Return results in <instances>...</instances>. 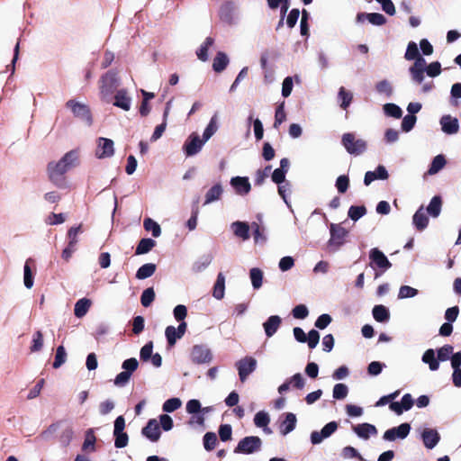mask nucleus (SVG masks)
I'll list each match as a JSON object with an SVG mask.
<instances>
[{
  "label": "nucleus",
  "mask_w": 461,
  "mask_h": 461,
  "mask_svg": "<svg viewBox=\"0 0 461 461\" xmlns=\"http://www.w3.org/2000/svg\"><path fill=\"white\" fill-rule=\"evenodd\" d=\"M225 294V276L221 272L218 274L216 282L212 288V296L217 300H221Z\"/></svg>",
  "instance_id": "obj_28"
},
{
  "label": "nucleus",
  "mask_w": 461,
  "mask_h": 461,
  "mask_svg": "<svg viewBox=\"0 0 461 461\" xmlns=\"http://www.w3.org/2000/svg\"><path fill=\"white\" fill-rule=\"evenodd\" d=\"M372 313L374 319L378 322H386L390 319L388 309L382 304L375 305L373 308Z\"/></svg>",
  "instance_id": "obj_32"
},
{
  "label": "nucleus",
  "mask_w": 461,
  "mask_h": 461,
  "mask_svg": "<svg viewBox=\"0 0 461 461\" xmlns=\"http://www.w3.org/2000/svg\"><path fill=\"white\" fill-rule=\"evenodd\" d=\"M384 112L387 116L399 119L402 115V109L395 104H386L384 105Z\"/></svg>",
  "instance_id": "obj_50"
},
{
  "label": "nucleus",
  "mask_w": 461,
  "mask_h": 461,
  "mask_svg": "<svg viewBox=\"0 0 461 461\" xmlns=\"http://www.w3.org/2000/svg\"><path fill=\"white\" fill-rule=\"evenodd\" d=\"M425 66L426 60L424 59H420L410 68L411 77L418 84H420L424 79Z\"/></svg>",
  "instance_id": "obj_18"
},
{
  "label": "nucleus",
  "mask_w": 461,
  "mask_h": 461,
  "mask_svg": "<svg viewBox=\"0 0 461 461\" xmlns=\"http://www.w3.org/2000/svg\"><path fill=\"white\" fill-rule=\"evenodd\" d=\"M77 153L75 150L67 152L58 162H50L47 166L49 180L59 188L67 186L65 174L76 166Z\"/></svg>",
  "instance_id": "obj_1"
},
{
  "label": "nucleus",
  "mask_w": 461,
  "mask_h": 461,
  "mask_svg": "<svg viewBox=\"0 0 461 461\" xmlns=\"http://www.w3.org/2000/svg\"><path fill=\"white\" fill-rule=\"evenodd\" d=\"M206 142L204 139H200L199 135L193 133L188 139L185 140L184 144V151L187 157L194 156L197 154L203 148V144Z\"/></svg>",
  "instance_id": "obj_7"
},
{
  "label": "nucleus",
  "mask_w": 461,
  "mask_h": 461,
  "mask_svg": "<svg viewBox=\"0 0 461 461\" xmlns=\"http://www.w3.org/2000/svg\"><path fill=\"white\" fill-rule=\"evenodd\" d=\"M228 64V56L224 52L219 51L213 59L212 68L216 73H221L227 68Z\"/></svg>",
  "instance_id": "obj_30"
},
{
  "label": "nucleus",
  "mask_w": 461,
  "mask_h": 461,
  "mask_svg": "<svg viewBox=\"0 0 461 461\" xmlns=\"http://www.w3.org/2000/svg\"><path fill=\"white\" fill-rule=\"evenodd\" d=\"M365 19L368 20V22L374 25H384L386 23V18L378 13H359L357 15V22H364Z\"/></svg>",
  "instance_id": "obj_23"
},
{
  "label": "nucleus",
  "mask_w": 461,
  "mask_h": 461,
  "mask_svg": "<svg viewBox=\"0 0 461 461\" xmlns=\"http://www.w3.org/2000/svg\"><path fill=\"white\" fill-rule=\"evenodd\" d=\"M142 435L151 442H157L161 435L159 423L156 419H150L141 429Z\"/></svg>",
  "instance_id": "obj_13"
},
{
  "label": "nucleus",
  "mask_w": 461,
  "mask_h": 461,
  "mask_svg": "<svg viewBox=\"0 0 461 461\" xmlns=\"http://www.w3.org/2000/svg\"><path fill=\"white\" fill-rule=\"evenodd\" d=\"M388 177L389 175L386 168L384 166L379 165L375 171H367L365 174L364 184L365 185H369L373 181L376 179L385 180Z\"/></svg>",
  "instance_id": "obj_17"
},
{
  "label": "nucleus",
  "mask_w": 461,
  "mask_h": 461,
  "mask_svg": "<svg viewBox=\"0 0 461 461\" xmlns=\"http://www.w3.org/2000/svg\"><path fill=\"white\" fill-rule=\"evenodd\" d=\"M114 435V446L117 448H122L128 445L129 437L127 433L122 431L120 433H113Z\"/></svg>",
  "instance_id": "obj_62"
},
{
  "label": "nucleus",
  "mask_w": 461,
  "mask_h": 461,
  "mask_svg": "<svg viewBox=\"0 0 461 461\" xmlns=\"http://www.w3.org/2000/svg\"><path fill=\"white\" fill-rule=\"evenodd\" d=\"M296 416L292 412L285 414V420L280 423L279 429L282 435L285 436L295 429Z\"/></svg>",
  "instance_id": "obj_26"
},
{
  "label": "nucleus",
  "mask_w": 461,
  "mask_h": 461,
  "mask_svg": "<svg viewBox=\"0 0 461 461\" xmlns=\"http://www.w3.org/2000/svg\"><path fill=\"white\" fill-rule=\"evenodd\" d=\"M232 230L237 237H240L244 240L249 239V226L248 223L243 221H235L232 223Z\"/></svg>",
  "instance_id": "obj_31"
},
{
  "label": "nucleus",
  "mask_w": 461,
  "mask_h": 461,
  "mask_svg": "<svg viewBox=\"0 0 461 461\" xmlns=\"http://www.w3.org/2000/svg\"><path fill=\"white\" fill-rule=\"evenodd\" d=\"M213 257L212 254H205L201 256L192 266L194 273H201L206 269L212 263Z\"/></svg>",
  "instance_id": "obj_29"
},
{
  "label": "nucleus",
  "mask_w": 461,
  "mask_h": 461,
  "mask_svg": "<svg viewBox=\"0 0 461 461\" xmlns=\"http://www.w3.org/2000/svg\"><path fill=\"white\" fill-rule=\"evenodd\" d=\"M366 213V208L365 205H352L348 209V217L353 220L354 221H357L361 217H363Z\"/></svg>",
  "instance_id": "obj_47"
},
{
  "label": "nucleus",
  "mask_w": 461,
  "mask_h": 461,
  "mask_svg": "<svg viewBox=\"0 0 461 461\" xmlns=\"http://www.w3.org/2000/svg\"><path fill=\"white\" fill-rule=\"evenodd\" d=\"M269 421L270 418L265 411H258L254 417V423L258 428H266Z\"/></svg>",
  "instance_id": "obj_58"
},
{
  "label": "nucleus",
  "mask_w": 461,
  "mask_h": 461,
  "mask_svg": "<svg viewBox=\"0 0 461 461\" xmlns=\"http://www.w3.org/2000/svg\"><path fill=\"white\" fill-rule=\"evenodd\" d=\"M230 184L240 194H247L250 191V184L247 177L236 176L231 178Z\"/></svg>",
  "instance_id": "obj_27"
},
{
  "label": "nucleus",
  "mask_w": 461,
  "mask_h": 461,
  "mask_svg": "<svg viewBox=\"0 0 461 461\" xmlns=\"http://www.w3.org/2000/svg\"><path fill=\"white\" fill-rule=\"evenodd\" d=\"M341 142L346 150L352 155H360L366 149V142L361 139H356L353 133H344Z\"/></svg>",
  "instance_id": "obj_2"
},
{
  "label": "nucleus",
  "mask_w": 461,
  "mask_h": 461,
  "mask_svg": "<svg viewBox=\"0 0 461 461\" xmlns=\"http://www.w3.org/2000/svg\"><path fill=\"white\" fill-rule=\"evenodd\" d=\"M117 87V78L113 72L108 71L101 78V94L104 97L112 94Z\"/></svg>",
  "instance_id": "obj_14"
},
{
  "label": "nucleus",
  "mask_w": 461,
  "mask_h": 461,
  "mask_svg": "<svg viewBox=\"0 0 461 461\" xmlns=\"http://www.w3.org/2000/svg\"><path fill=\"white\" fill-rule=\"evenodd\" d=\"M217 444V437L214 432H207L203 436V447L207 451H212Z\"/></svg>",
  "instance_id": "obj_52"
},
{
  "label": "nucleus",
  "mask_w": 461,
  "mask_h": 461,
  "mask_svg": "<svg viewBox=\"0 0 461 461\" xmlns=\"http://www.w3.org/2000/svg\"><path fill=\"white\" fill-rule=\"evenodd\" d=\"M223 189L220 184H216L212 186L205 194L204 204L211 203L221 198Z\"/></svg>",
  "instance_id": "obj_36"
},
{
  "label": "nucleus",
  "mask_w": 461,
  "mask_h": 461,
  "mask_svg": "<svg viewBox=\"0 0 461 461\" xmlns=\"http://www.w3.org/2000/svg\"><path fill=\"white\" fill-rule=\"evenodd\" d=\"M287 381L290 382V384L295 389L301 390L305 385V379L303 377L301 373L294 374L287 379Z\"/></svg>",
  "instance_id": "obj_61"
},
{
  "label": "nucleus",
  "mask_w": 461,
  "mask_h": 461,
  "mask_svg": "<svg viewBox=\"0 0 461 461\" xmlns=\"http://www.w3.org/2000/svg\"><path fill=\"white\" fill-rule=\"evenodd\" d=\"M31 263H33L32 258L26 260L24 265V276L23 282L26 288L31 289L33 285V275L31 269Z\"/></svg>",
  "instance_id": "obj_45"
},
{
  "label": "nucleus",
  "mask_w": 461,
  "mask_h": 461,
  "mask_svg": "<svg viewBox=\"0 0 461 461\" xmlns=\"http://www.w3.org/2000/svg\"><path fill=\"white\" fill-rule=\"evenodd\" d=\"M423 444L427 448H433L440 440L438 432L435 429H425L421 434Z\"/></svg>",
  "instance_id": "obj_19"
},
{
  "label": "nucleus",
  "mask_w": 461,
  "mask_h": 461,
  "mask_svg": "<svg viewBox=\"0 0 461 461\" xmlns=\"http://www.w3.org/2000/svg\"><path fill=\"white\" fill-rule=\"evenodd\" d=\"M165 335L169 346H174L177 339H181L174 326H167L165 330Z\"/></svg>",
  "instance_id": "obj_59"
},
{
  "label": "nucleus",
  "mask_w": 461,
  "mask_h": 461,
  "mask_svg": "<svg viewBox=\"0 0 461 461\" xmlns=\"http://www.w3.org/2000/svg\"><path fill=\"white\" fill-rule=\"evenodd\" d=\"M143 227L147 231H151L152 236L158 238L161 234V228L158 222L150 218H146L143 221Z\"/></svg>",
  "instance_id": "obj_46"
},
{
  "label": "nucleus",
  "mask_w": 461,
  "mask_h": 461,
  "mask_svg": "<svg viewBox=\"0 0 461 461\" xmlns=\"http://www.w3.org/2000/svg\"><path fill=\"white\" fill-rule=\"evenodd\" d=\"M43 347V335L41 330H37L33 334L32 344L30 348L32 352L40 351Z\"/></svg>",
  "instance_id": "obj_56"
},
{
  "label": "nucleus",
  "mask_w": 461,
  "mask_h": 461,
  "mask_svg": "<svg viewBox=\"0 0 461 461\" xmlns=\"http://www.w3.org/2000/svg\"><path fill=\"white\" fill-rule=\"evenodd\" d=\"M236 11V4L232 0H228L222 3L219 10V17L221 22L227 24H232Z\"/></svg>",
  "instance_id": "obj_12"
},
{
  "label": "nucleus",
  "mask_w": 461,
  "mask_h": 461,
  "mask_svg": "<svg viewBox=\"0 0 461 461\" xmlns=\"http://www.w3.org/2000/svg\"><path fill=\"white\" fill-rule=\"evenodd\" d=\"M414 401L410 393H405L401 402H392L389 405L391 411H394L397 415H401L404 411H409L412 408Z\"/></svg>",
  "instance_id": "obj_15"
},
{
  "label": "nucleus",
  "mask_w": 461,
  "mask_h": 461,
  "mask_svg": "<svg viewBox=\"0 0 461 461\" xmlns=\"http://www.w3.org/2000/svg\"><path fill=\"white\" fill-rule=\"evenodd\" d=\"M418 294V290L415 288H412L409 285H402L401 286L398 294V298L400 299H405V298H411L414 297Z\"/></svg>",
  "instance_id": "obj_63"
},
{
  "label": "nucleus",
  "mask_w": 461,
  "mask_h": 461,
  "mask_svg": "<svg viewBox=\"0 0 461 461\" xmlns=\"http://www.w3.org/2000/svg\"><path fill=\"white\" fill-rule=\"evenodd\" d=\"M442 131L447 134H455L458 131L459 125L456 118L450 115H445L440 120Z\"/></svg>",
  "instance_id": "obj_25"
},
{
  "label": "nucleus",
  "mask_w": 461,
  "mask_h": 461,
  "mask_svg": "<svg viewBox=\"0 0 461 461\" xmlns=\"http://www.w3.org/2000/svg\"><path fill=\"white\" fill-rule=\"evenodd\" d=\"M416 116L412 114H407L403 117L402 121V130L405 132L410 131L413 129L416 123Z\"/></svg>",
  "instance_id": "obj_60"
},
{
  "label": "nucleus",
  "mask_w": 461,
  "mask_h": 461,
  "mask_svg": "<svg viewBox=\"0 0 461 461\" xmlns=\"http://www.w3.org/2000/svg\"><path fill=\"white\" fill-rule=\"evenodd\" d=\"M113 141L111 139L100 137L97 140V148L95 150V156L98 158H110L113 155Z\"/></svg>",
  "instance_id": "obj_11"
},
{
  "label": "nucleus",
  "mask_w": 461,
  "mask_h": 461,
  "mask_svg": "<svg viewBox=\"0 0 461 461\" xmlns=\"http://www.w3.org/2000/svg\"><path fill=\"white\" fill-rule=\"evenodd\" d=\"M66 106L71 110L75 117L86 122L87 125L92 124L93 119L88 105L70 99L66 103Z\"/></svg>",
  "instance_id": "obj_3"
},
{
  "label": "nucleus",
  "mask_w": 461,
  "mask_h": 461,
  "mask_svg": "<svg viewBox=\"0 0 461 461\" xmlns=\"http://www.w3.org/2000/svg\"><path fill=\"white\" fill-rule=\"evenodd\" d=\"M168 113H169V107H168V104L167 105L165 111H164V114H163V122L162 123L158 124V126H156L155 130H154V132L150 138L151 141H156L158 140L164 133L166 128H167V118L168 116Z\"/></svg>",
  "instance_id": "obj_38"
},
{
  "label": "nucleus",
  "mask_w": 461,
  "mask_h": 461,
  "mask_svg": "<svg viewBox=\"0 0 461 461\" xmlns=\"http://www.w3.org/2000/svg\"><path fill=\"white\" fill-rule=\"evenodd\" d=\"M214 40L212 37H207L204 42L200 46L196 51L197 58L202 61L208 59V50L213 44Z\"/></svg>",
  "instance_id": "obj_41"
},
{
  "label": "nucleus",
  "mask_w": 461,
  "mask_h": 461,
  "mask_svg": "<svg viewBox=\"0 0 461 461\" xmlns=\"http://www.w3.org/2000/svg\"><path fill=\"white\" fill-rule=\"evenodd\" d=\"M252 286L254 289H259L262 286L263 272L258 267H253L249 271Z\"/></svg>",
  "instance_id": "obj_44"
},
{
  "label": "nucleus",
  "mask_w": 461,
  "mask_h": 461,
  "mask_svg": "<svg viewBox=\"0 0 461 461\" xmlns=\"http://www.w3.org/2000/svg\"><path fill=\"white\" fill-rule=\"evenodd\" d=\"M348 231L339 224L332 223L330 225V239L329 240L330 246H335L337 248L344 244L345 239L348 236Z\"/></svg>",
  "instance_id": "obj_9"
},
{
  "label": "nucleus",
  "mask_w": 461,
  "mask_h": 461,
  "mask_svg": "<svg viewBox=\"0 0 461 461\" xmlns=\"http://www.w3.org/2000/svg\"><path fill=\"white\" fill-rule=\"evenodd\" d=\"M182 402L179 398H170L163 403V411L166 412H173L181 407Z\"/></svg>",
  "instance_id": "obj_54"
},
{
  "label": "nucleus",
  "mask_w": 461,
  "mask_h": 461,
  "mask_svg": "<svg viewBox=\"0 0 461 461\" xmlns=\"http://www.w3.org/2000/svg\"><path fill=\"white\" fill-rule=\"evenodd\" d=\"M157 267L153 263H146L142 265L136 272V278L143 280L150 277L156 272Z\"/></svg>",
  "instance_id": "obj_33"
},
{
  "label": "nucleus",
  "mask_w": 461,
  "mask_h": 461,
  "mask_svg": "<svg viewBox=\"0 0 461 461\" xmlns=\"http://www.w3.org/2000/svg\"><path fill=\"white\" fill-rule=\"evenodd\" d=\"M91 306V301L87 298L79 299L74 308V314L77 318L84 317Z\"/></svg>",
  "instance_id": "obj_34"
},
{
  "label": "nucleus",
  "mask_w": 461,
  "mask_h": 461,
  "mask_svg": "<svg viewBox=\"0 0 461 461\" xmlns=\"http://www.w3.org/2000/svg\"><path fill=\"white\" fill-rule=\"evenodd\" d=\"M354 432L361 438L368 439L371 435H376V428L369 423H362L353 426Z\"/></svg>",
  "instance_id": "obj_21"
},
{
  "label": "nucleus",
  "mask_w": 461,
  "mask_h": 461,
  "mask_svg": "<svg viewBox=\"0 0 461 461\" xmlns=\"http://www.w3.org/2000/svg\"><path fill=\"white\" fill-rule=\"evenodd\" d=\"M369 258L379 268L388 269L392 267L386 256L376 248L370 250Z\"/></svg>",
  "instance_id": "obj_16"
},
{
  "label": "nucleus",
  "mask_w": 461,
  "mask_h": 461,
  "mask_svg": "<svg viewBox=\"0 0 461 461\" xmlns=\"http://www.w3.org/2000/svg\"><path fill=\"white\" fill-rule=\"evenodd\" d=\"M412 222L417 230L422 231L429 224V218L424 212L423 206H420L412 217Z\"/></svg>",
  "instance_id": "obj_24"
},
{
  "label": "nucleus",
  "mask_w": 461,
  "mask_h": 461,
  "mask_svg": "<svg viewBox=\"0 0 461 461\" xmlns=\"http://www.w3.org/2000/svg\"><path fill=\"white\" fill-rule=\"evenodd\" d=\"M411 430L409 423H402L397 427L387 429L383 436V438L387 441H394L396 438H405Z\"/></svg>",
  "instance_id": "obj_8"
},
{
  "label": "nucleus",
  "mask_w": 461,
  "mask_h": 461,
  "mask_svg": "<svg viewBox=\"0 0 461 461\" xmlns=\"http://www.w3.org/2000/svg\"><path fill=\"white\" fill-rule=\"evenodd\" d=\"M67 360L66 349L63 346H59L56 349L55 359L52 364L53 368H59Z\"/></svg>",
  "instance_id": "obj_48"
},
{
  "label": "nucleus",
  "mask_w": 461,
  "mask_h": 461,
  "mask_svg": "<svg viewBox=\"0 0 461 461\" xmlns=\"http://www.w3.org/2000/svg\"><path fill=\"white\" fill-rule=\"evenodd\" d=\"M446 163H447V161L443 155L436 156L430 164L428 173L429 175L437 174L439 170H441L445 167Z\"/></svg>",
  "instance_id": "obj_43"
},
{
  "label": "nucleus",
  "mask_w": 461,
  "mask_h": 461,
  "mask_svg": "<svg viewBox=\"0 0 461 461\" xmlns=\"http://www.w3.org/2000/svg\"><path fill=\"white\" fill-rule=\"evenodd\" d=\"M404 58L407 60H414L417 61L420 59H423L420 52L417 44L414 41H410L407 46L406 52L404 54Z\"/></svg>",
  "instance_id": "obj_42"
},
{
  "label": "nucleus",
  "mask_w": 461,
  "mask_h": 461,
  "mask_svg": "<svg viewBox=\"0 0 461 461\" xmlns=\"http://www.w3.org/2000/svg\"><path fill=\"white\" fill-rule=\"evenodd\" d=\"M282 319L278 315L270 316L264 323L263 327L267 338L272 337L279 329Z\"/></svg>",
  "instance_id": "obj_20"
},
{
  "label": "nucleus",
  "mask_w": 461,
  "mask_h": 461,
  "mask_svg": "<svg viewBox=\"0 0 461 461\" xmlns=\"http://www.w3.org/2000/svg\"><path fill=\"white\" fill-rule=\"evenodd\" d=\"M83 232L82 230V224H79L78 226H76V227H71L68 231V243L69 245H71V247H77V244L78 242V234Z\"/></svg>",
  "instance_id": "obj_49"
},
{
  "label": "nucleus",
  "mask_w": 461,
  "mask_h": 461,
  "mask_svg": "<svg viewBox=\"0 0 461 461\" xmlns=\"http://www.w3.org/2000/svg\"><path fill=\"white\" fill-rule=\"evenodd\" d=\"M348 388L345 384H337L333 387V398L336 400H342L347 397Z\"/></svg>",
  "instance_id": "obj_55"
},
{
  "label": "nucleus",
  "mask_w": 461,
  "mask_h": 461,
  "mask_svg": "<svg viewBox=\"0 0 461 461\" xmlns=\"http://www.w3.org/2000/svg\"><path fill=\"white\" fill-rule=\"evenodd\" d=\"M261 443V439L257 436L245 437L239 442L234 452L252 454L260 448Z\"/></svg>",
  "instance_id": "obj_5"
},
{
  "label": "nucleus",
  "mask_w": 461,
  "mask_h": 461,
  "mask_svg": "<svg viewBox=\"0 0 461 461\" xmlns=\"http://www.w3.org/2000/svg\"><path fill=\"white\" fill-rule=\"evenodd\" d=\"M442 199L439 195H435L427 207V212L432 217H438L441 212Z\"/></svg>",
  "instance_id": "obj_37"
},
{
  "label": "nucleus",
  "mask_w": 461,
  "mask_h": 461,
  "mask_svg": "<svg viewBox=\"0 0 461 461\" xmlns=\"http://www.w3.org/2000/svg\"><path fill=\"white\" fill-rule=\"evenodd\" d=\"M156 246V241L149 238L141 239L135 250L136 255H142L149 252Z\"/></svg>",
  "instance_id": "obj_35"
},
{
  "label": "nucleus",
  "mask_w": 461,
  "mask_h": 461,
  "mask_svg": "<svg viewBox=\"0 0 461 461\" xmlns=\"http://www.w3.org/2000/svg\"><path fill=\"white\" fill-rule=\"evenodd\" d=\"M218 130V114L214 113L211 118L207 127L205 128L203 138L204 140H208Z\"/></svg>",
  "instance_id": "obj_40"
},
{
  "label": "nucleus",
  "mask_w": 461,
  "mask_h": 461,
  "mask_svg": "<svg viewBox=\"0 0 461 461\" xmlns=\"http://www.w3.org/2000/svg\"><path fill=\"white\" fill-rule=\"evenodd\" d=\"M191 359L195 364L210 363L212 359L211 350L203 345H194L191 351Z\"/></svg>",
  "instance_id": "obj_6"
},
{
  "label": "nucleus",
  "mask_w": 461,
  "mask_h": 461,
  "mask_svg": "<svg viewBox=\"0 0 461 461\" xmlns=\"http://www.w3.org/2000/svg\"><path fill=\"white\" fill-rule=\"evenodd\" d=\"M422 361L426 364H429V369L431 371H436L439 367L438 359L435 357V352L431 348L424 352L422 356Z\"/></svg>",
  "instance_id": "obj_39"
},
{
  "label": "nucleus",
  "mask_w": 461,
  "mask_h": 461,
  "mask_svg": "<svg viewBox=\"0 0 461 461\" xmlns=\"http://www.w3.org/2000/svg\"><path fill=\"white\" fill-rule=\"evenodd\" d=\"M240 380L244 383L257 368V360L253 357H245L236 363Z\"/></svg>",
  "instance_id": "obj_4"
},
{
  "label": "nucleus",
  "mask_w": 461,
  "mask_h": 461,
  "mask_svg": "<svg viewBox=\"0 0 461 461\" xmlns=\"http://www.w3.org/2000/svg\"><path fill=\"white\" fill-rule=\"evenodd\" d=\"M339 98L341 100L340 107L346 110L349 106L353 96L350 92H348L343 86H341L339 92Z\"/></svg>",
  "instance_id": "obj_53"
},
{
  "label": "nucleus",
  "mask_w": 461,
  "mask_h": 461,
  "mask_svg": "<svg viewBox=\"0 0 461 461\" xmlns=\"http://www.w3.org/2000/svg\"><path fill=\"white\" fill-rule=\"evenodd\" d=\"M113 105L124 111H129L131 108V98L125 89H120L114 95Z\"/></svg>",
  "instance_id": "obj_22"
},
{
  "label": "nucleus",
  "mask_w": 461,
  "mask_h": 461,
  "mask_svg": "<svg viewBox=\"0 0 461 461\" xmlns=\"http://www.w3.org/2000/svg\"><path fill=\"white\" fill-rule=\"evenodd\" d=\"M338 429V423L336 421H330L327 423L321 431H312L311 434V442L313 445L320 444L324 438H329Z\"/></svg>",
  "instance_id": "obj_10"
},
{
  "label": "nucleus",
  "mask_w": 461,
  "mask_h": 461,
  "mask_svg": "<svg viewBox=\"0 0 461 461\" xmlns=\"http://www.w3.org/2000/svg\"><path fill=\"white\" fill-rule=\"evenodd\" d=\"M155 300V292L153 287L145 289L140 296V303L142 306L149 307Z\"/></svg>",
  "instance_id": "obj_51"
},
{
  "label": "nucleus",
  "mask_w": 461,
  "mask_h": 461,
  "mask_svg": "<svg viewBox=\"0 0 461 461\" xmlns=\"http://www.w3.org/2000/svg\"><path fill=\"white\" fill-rule=\"evenodd\" d=\"M349 186V178L348 176H339L336 180V187L340 194L347 192Z\"/></svg>",
  "instance_id": "obj_64"
},
{
  "label": "nucleus",
  "mask_w": 461,
  "mask_h": 461,
  "mask_svg": "<svg viewBox=\"0 0 461 461\" xmlns=\"http://www.w3.org/2000/svg\"><path fill=\"white\" fill-rule=\"evenodd\" d=\"M285 120V103H282L276 110L274 127L277 129Z\"/></svg>",
  "instance_id": "obj_57"
}]
</instances>
